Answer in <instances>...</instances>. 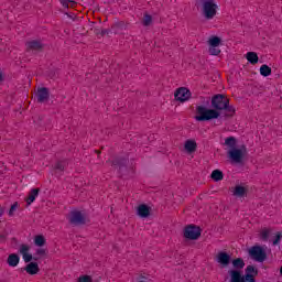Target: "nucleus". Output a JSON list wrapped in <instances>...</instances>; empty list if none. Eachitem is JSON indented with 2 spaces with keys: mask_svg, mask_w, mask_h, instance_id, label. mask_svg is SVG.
<instances>
[{
  "mask_svg": "<svg viewBox=\"0 0 282 282\" xmlns=\"http://www.w3.org/2000/svg\"><path fill=\"white\" fill-rule=\"evenodd\" d=\"M230 105V100L224 95H216L212 98V107L208 109L206 106H196V116L194 120L196 122H208V120H217L221 113Z\"/></svg>",
  "mask_w": 282,
  "mask_h": 282,
  "instance_id": "obj_1",
  "label": "nucleus"
},
{
  "mask_svg": "<svg viewBox=\"0 0 282 282\" xmlns=\"http://www.w3.org/2000/svg\"><path fill=\"white\" fill-rule=\"evenodd\" d=\"M224 145L228 149L227 155L229 160L235 164H241L243 158L248 155V148H246V145H241L237 149V139L235 137L226 138Z\"/></svg>",
  "mask_w": 282,
  "mask_h": 282,
  "instance_id": "obj_2",
  "label": "nucleus"
},
{
  "mask_svg": "<svg viewBox=\"0 0 282 282\" xmlns=\"http://www.w3.org/2000/svg\"><path fill=\"white\" fill-rule=\"evenodd\" d=\"M202 6V14L206 21H213L215 17H217V10H219V6L215 0H200Z\"/></svg>",
  "mask_w": 282,
  "mask_h": 282,
  "instance_id": "obj_3",
  "label": "nucleus"
},
{
  "mask_svg": "<svg viewBox=\"0 0 282 282\" xmlns=\"http://www.w3.org/2000/svg\"><path fill=\"white\" fill-rule=\"evenodd\" d=\"M249 257L253 259V261H258V263H263L265 259H268V254L265 253V249L261 246H253L249 249Z\"/></svg>",
  "mask_w": 282,
  "mask_h": 282,
  "instance_id": "obj_4",
  "label": "nucleus"
},
{
  "mask_svg": "<svg viewBox=\"0 0 282 282\" xmlns=\"http://www.w3.org/2000/svg\"><path fill=\"white\" fill-rule=\"evenodd\" d=\"M68 221L72 226H84V224H87V216L80 210H73L70 212Z\"/></svg>",
  "mask_w": 282,
  "mask_h": 282,
  "instance_id": "obj_5",
  "label": "nucleus"
},
{
  "mask_svg": "<svg viewBox=\"0 0 282 282\" xmlns=\"http://www.w3.org/2000/svg\"><path fill=\"white\" fill-rule=\"evenodd\" d=\"M184 237L185 239L195 241L202 237V229L195 225H188L184 228Z\"/></svg>",
  "mask_w": 282,
  "mask_h": 282,
  "instance_id": "obj_6",
  "label": "nucleus"
},
{
  "mask_svg": "<svg viewBox=\"0 0 282 282\" xmlns=\"http://www.w3.org/2000/svg\"><path fill=\"white\" fill-rule=\"evenodd\" d=\"M19 253L22 256V259L25 263H30L32 259L34 261H39V258H33L32 253H30V246L29 245H20Z\"/></svg>",
  "mask_w": 282,
  "mask_h": 282,
  "instance_id": "obj_7",
  "label": "nucleus"
},
{
  "mask_svg": "<svg viewBox=\"0 0 282 282\" xmlns=\"http://www.w3.org/2000/svg\"><path fill=\"white\" fill-rule=\"evenodd\" d=\"M174 96L175 100H177L178 102H186V100L191 99V90L182 87L176 90Z\"/></svg>",
  "mask_w": 282,
  "mask_h": 282,
  "instance_id": "obj_8",
  "label": "nucleus"
},
{
  "mask_svg": "<svg viewBox=\"0 0 282 282\" xmlns=\"http://www.w3.org/2000/svg\"><path fill=\"white\" fill-rule=\"evenodd\" d=\"M216 261L223 265V268H227V265H230V254L220 251L217 257H216Z\"/></svg>",
  "mask_w": 282,
  "mask_h": 282,
  "instance_id": "obj_9",
  "label": "nucleus"
},
{
  "mask_svg": "<svg viewBox=\"0 0 282 282\" xmlns=\"http://www.w3.org/2000/svg\"><path fill=\"white\" fill-rule=\"evenodd\" d=\"M37 102H45L50 100V90L46 87L37 89L36 93Z\"/></svg>",
  "mask_w": 282,
  "mask_h": 282,
  "instance_id": "obj_10",
  "label": "nucleus"
},
{
  "mask_svg": "<svg viewBox=\"0 0 282 282\" xmlns=\"http://www.w3.org/2000/svg\"><path fill=\"white\" fill-rule=\"evenodd\" d=\"M137 215L141 217V219H147L148 217L151 216V207L144 204L139 205L137 208Z\"/></svg>",
  "mask_w": 282,
  "mask_h": 282,
  "instance_id": "obj_11",
  "label": "nucleus"
},
{
  "mask_svg": "<svg viewBox=\"0 0 282 282\" xmlns=\"http://www.w3.org/2000/svg\"><path fill=\"white\" fill-rule=\"evenodd\" d=\"M26 50L29 52H39L43 50V43L36 40L26 42Z\"/></svg>",
  "mask_w": 282,
  "mask_h": 282,
  "instance_id": "obj_12",
  "label": "nucleus"
},
{
  "mask_svg": "<svg viewBox=\"0 0 282 282\" xmlns=\"http://www.w3.org/2000/svg\"><path fill=\"white\" fill-rule=\"evenodd\" d=\"M228 274L230 276L229 282H241V279L243 278V275L241 274V271L237 269H230L228 271Z\"/></svg>",
  "mask_w": 282,
  "mask_h": 282,
  "instance_id": "obj_13",
  "label": "nucleus"
},
{
  "mask_svg": "<svg viewBox=\"0 0 282 282\" xmlns=\"http://www.w3.org/2000/svg\"><path fill=\"white\" fill-rule=\"evenodd\" d=\"M24 270L26 274H31V275L39 274V272H41V269L39 268V263L36 262H30L29 264H26Z\"/></svg>",
  "mask_w": 282,
  "mask_h": 282,
  "instance_id": "obj_14",
  "label": "nucleus"
},
{
  "mask_svg": "<svg viewBox=\"0 0 282 282\" xmlns=\"http://www.w3.org/2000/svg\"><path fill=\"white\" fill-rule=\"evenodd\" d=\"M21 261V258L17 253L9 254L7 259V263L10 268H17L19 265V262Z\"/></svg>",
  "mask_w": 282,
  "mask_h": 282,
  "instance_id": "obj_15",
  "label": "nucleus"
},
{
  "mask_svg": "<svg viewBox=\"0 0 282 282\" xmlns=\"http://www.w3.org/2000/svg\"><path fill=\"white\" fill-rule=\"evenodd\" d=\"M39 193H41V189L39 188H32L28 198L25 199L28 206L33 204V202L39 197Z\"/></svg>",
  "mask_w": 282,
  "mask_h": 282,
  "instance_id": "obj_16",
  "label": "nucleus"
},
{
  "mask_svg": "<svg viewBox=\"0 0 282 282\" xmlns=\"http://www.w3.org/2000/svg\"><path fill=\"white\" fill-rule=\"evenodd\" d=\"M184 147L187 153H195V151H197V142L193 140H187Z\"/></svg>",
  "mask_w": 282,
  "mask_h": 282,
  "instance_id": "obj_17",
  "label": "nucleus"
},
{
  "mask_svg": "<svg viewBox=\"0 0 282 282\" xmlns=\"http://www.w3.org/2000/svg\"><path fill=\"white\" fill-rule=\"evenodd\" d=\"M246 58L251 65H257L259 63V55L256 52H248Z\"/></svg>",
  "mask_w": 282,
  "mask_h": 282,
  "instance_id": "obj_18",
  "label": "nucleus"
},
{
  "mask_svg": "<svg viewBox=\"0 0 282 282\" xmlns=\"http://www.w3.org/2000/svg\"><path fill=\"white\" fill-rule=\"evenodd\" d=\"M232 265H234V270H243V268L246 267V262H243V259L241 258H237L235 260H232Z\"/></svg>",
  "mask_w": 282,
  "mask_h": 282,
  "instance_id": "obj_19",
  "label": "nucleus"
},
{
  "mask_svg": "<svg viewBox=\"0 0 282 282\" xmlns=\"http://www.w3.org/2000/svg\"><path fill=\"white\" fill-rule=\"evenodd\" d=\"M212 180H214V182H221V180H224V172L220 170H214L212 172Z\"/></svg>",
  "mask_w": 282,
  "mask_h": 282,
  "instance_id": "obj_20",
  "label": "nucleus"
},
{
  "mask_svg": "<svg viewBox=\"0 0 282 282\" xmlns=\"http://www.w3.org/2000/svg\"><path fill=\"white\" fill-rule=\"evenodd\" d=\"M208 45L209 47H219V45H221V39H219V36H212L208 40Z\"/></svg>",
  "mask_w": 282,
  "mask_h": 282,
  "instance_id": "obj_21",
  "label": "nucleus"
},
{
  "mask_svg": "<svg viewBox=\"0 0 282 282\" xmlns=\"http://www.w3.org/2000/svg\"><path fill=\"white\" fill-rule=\"evenodd\" d=\"M235 197H245L246 195V187L238 185L234 189Z\"/></svg>",
  "mask_w": 282,
  "mask_h": 282,
  "instance_id": "obj_22",
  "label": "nucleus"
},
{
  "mask_svg": "<svg viewBox=\"0 0 282 282\" xmlns=\"http://www.w3.org/2000/svg\"><path fill=\"white\" fill-rule=\"evenodd\" d=\"M260 74L261 76H264V78H267V76H270L272 74V68L264 64L260 67Z\"/></svg>",
  "mask_w": 282,
  "mask_h": 282,
  "instance_id": "obj_23",
  "label": "nucleus"
},
{
  "mask_svg": "<svg viewBox=\"0 0 282 282\" xmlns=\"http://www.w3.org/2000/svg\"><path fill=\"white\" fill-rule=\"evenodd\" d=\"M34 245L39 248H43V246H45V237H43V235L35 236Z\"/></svg>",
  "mask_w": 282,
  "mask_h": 282,
  "instance_id": "obj_24",
  "label": "nucleus"
},
{
  "mask_svg": "<svg viewBox=\"0 0 282 282\" xmlns=\"http://www.w3.org/2000/svg\"><path fill=\"white\" fill-rule=\"evenodd\" d=\"M246 274H251V276H257V274H259V271L253 265H248L246 269Z\"/></svg>",
  "mask_w": 282,
  "mask_h": 282,
  "instance_id": "obj_25",
  "label": "nucleus"
},
{
  "mask_svg": "<svg viewBox=\"0 0 282 282\" xmlns=\"http://www.w3.org/2000/svg\"><path fill=\"white\" fill-rule=\"evenodd\" d=\"M209 54L212 56H219V54H221V50L219 46H209Z\"/></svg>",
  "mask_w": 282,
  "mask_h": 282,
  "instance_id": "obj_26",
  "label": "nucleus"
},
{
  "mask_svg": "<svg viewBox=\"0 0 282 282\" xmlns=\"http://www.w3.org/2000/svg\"><path fill=\"white\" fill-rule=\"evenodd\" d=\"M240 282H257V280L252 274H245L242 275V279L240 280Z\"/></svg>",
  "mask_w": 282,
  "mask_h": 282,
  "instance_id": "obj_27",
  "label": "nucleus"
},
{
  "mask_svg": "<svg viewBox=\"0 0 282 282\" xmlns=\"http://www.w3.org/2000/svg\"><path fill=\"white\" fill-rule=\"evenodd\" d=\"M151 23H153V18L149 14H145L143 18V25L145 28H149V25H151Z\"/></svg>",
  "mask_w": 282,
  "mask_h": 282,
  "instance_id": "obj_28",
  "label": "nucleus"
},
{
  "mask_svg": "<svg viewBox=\"0 0 282 282\" xmlns=\"http://www.w3.org/2000/svg\"><path fill=\"white\" fill-rule=\"evenodd\" d=\"M270 237V230L269 229H262L260 232V238L262 241H268V238Z\"/></svg>",
  "mask_w": 282,
  "mask_h": 282,
  "instance_id": "obj_29",
  "label": "nucleus"
},
{
  "mask_svg": "<svg viewBox=\"0 0 282 282\" xmlns=\"http://www.w3.org/2000/svg\"><path fill=\"white\" fill-rule=\"evenodd\" d=\"M17 208H19V203H14L11 205L9 209V217H14V213H17Z\"/></svg>",
  "mask_w": 282,
  "mask_h": 282,
  "instance_id": "obj_30",
  "label": "nucleus"
},
{
  "mask_svg": "<svg viewBox=\"0 0 282 282\" xmlns=\"http://www.w3.org/2000/svg\"><path fill=\"white\" fill-rule=\"evenodd\" d=\"M281 239H282V234L281 231H278L273 240V246H279V243H281Z\"/></svg>",
  "mask_w": 282,
  "mask_h": 282,
  "instance_id": "obj_31",
  "label": "nucleus"
},
{
  "mask_svg": "<svg viewBox=\"0 0 282 282\" xmlns=\"http://www.w3.org/2000/svg\"><path fill=\"white\" fill-rule=\"evenodd\" d=\"M224 111H227L229 116H232V113H235L236 110L235 107L230 106V104H227V107L224 108Z\"/></svg>",
  "mask_w": 282,
  "mask_h": 282,
  "instance_id": "obj_32",
  "label": "nucleus"
},
{
  "mask_svg": "<svg viewBox=\"0 0 282 282\" xmlns=\"http://www.w3.org/2000/svg\"><path fill=\"white\" fill-rule=\"evenodd\" d=\"M115 28H117V30H127V23L126 22H117L115 24Z\"/></svg>",
  "mask_w": 282,
  "mask_h": 282,
  "instance_id": "obj_33",
  "label": "nucleus"
},
{
  "mask_svg": "<svg viewBox=\"0 0 282 282\" xmlns=\"http://www.w3.org/2000/svg\"><path fill=\"white\" fill-rule=\"evenodd\" d=\"M91 276L90 275H80L78 278V281L77 282H91Z\"/></svg>",
  "mask_w": 282,
  "mask_h": 282,
  "instance_id": "obj_34",
  "label": "nucleus"
},
{
  "mask_svg": "<svg viewBox=\"0 0 282 282\" xmlns=\"http://www.w3.org/2000/svg\"><path fill=\"white\" fill-rule=\"evenodd\" d=\"M45 254H47V251L43 248H40L35 251L36 257H45Z\"/></svg>",
  "mask_w": 282,
  "mask_h": 282,
  "instance_id": "obj_35",
  "label": "nucleus"
},
{
  "mask_svg": "<svg viewBox=\"0 0 282 282\" xmlns=\"http://www.w3.org/2000/svg\"><path fill=\"white\" fill-rule=\"evenodd\" d=\"M55 169H57V171H65V162H58Z\"/></svg>",
  "mask_w": 282,
  "mask_h": 282,
  "instance_id": "obj_36",
  "label": "nucleus"
},
{
  "mask_svg": "<svg viewBox=\"0 0 282 282\" xmlns=\"http://www.w3.org/2000/svg\"><path fill=\"white\" fill-rule=\"evenodd\" d=\"M75 0H62V6L68 8L67 3H74Z\"/></svg>",
  "mask_w": 282,
  "mask_h": 282,
  "instance_id": "obj_37",
  "label": "nucleus"
}]
</instances>
